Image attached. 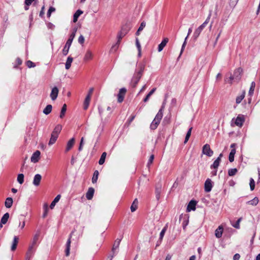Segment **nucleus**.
<instances>
[{"label": "nucleus", "instance_id": "nucleus-1", "mask_svg": "<svg viewBox=\"0 0 260 260\" xmlns=\"http://www.w3.org/2000/svg\"><path fill=\"white\" fill-rule=\"evenodd\" d=\"M40 235V232L37 231L36 234L34 236L32 240L29 245L27 251V258L29 259V258H31L34 255L36 247H37V243L39 240V238Z\"/></svg>", "mask_w": 260, "mask_h": 260}, {"label": "nucleus", "instance_id": "nucleus-2", "mask_svg": "<svg viewBox=\"0 0 260 260\" xmlns=\"http://www.w3.org/2000/svg\"><path fill=\"white\" fill-rule=\"evenodd\" d=\"M144 68L145 67L143 64H140L139 66L138 70L136 71L131 81V85L133 87H135L137 86L138 83L141 79L144 70Z\"/></svg>", "mask_w": 260, "mask_h": 260}, {"label": "nucleus", "instance_id": "nucleus-3", "mask_svg": "<svg viewBox=\"0 0 260 260\" xmlns=\"http://www.w3.org/2000/svg\"><path fill=\"white\" fill-rule=\"evenodd\" d=\"M76 31H77V28H75L73 29V32H72L71 35H70L69 39L67 41L66 45L62 50V54L63 55H67L68 54L70 47L72 44L73 39H74V38L75 37Z\"/></svg>", "mask_w": 260, "mask_h": 260}, {"label": "nucleus", "instance_id": "nucleus-4", "mask_svg": "<svg viewBox=\"0 0 260 260\" xmlns=\"http://www.w3.org/2000/svg\"><path fill=\"white\" fill-rule=\"evenodd\" d=\"M211 16V12H210L207 18L204 22L199 26L194 31L193 33V37L195 39H197L199 36H200L201 32L202 30L205 28V27L207 26V24L209 23L210 18Z\"/></svg>", "mask_w": 260, "mask_h": 260}, {"label": "nucleus", "instance_id": "nucleus-5", "mask_svg": "<svg viewBox=\"0 0 260 260\" xmlns=\"http://www.w3.org/2000/svg\"><path fill=\"white\" fill-rule=\"evenodd\" d=\"M202 153L208 156H211L213 154V151L211 149L210 145L208 144L204 145Z\"/></svg>", "mask_w": 260, "mask_h": 260}, {"label": "nucleus", "instance_id": "nucleus-6", "mask_svg": "<svg viewBox=\"0 0 260 260\" xmlns=\"http://www.w3.org/2000/svg\"><path fill=\"white\" fill-rule=\"evenodd\" d=\"M212 187H213V184H212V182L211 180L209 178L207 179L205 182V185H204L205 191L206 192H209L211 190Z\"/></svg>", "mask_w": 260, "mask_h": 260}, {"label": "nucleus", "instance_id": "nucleus-7", "mask_svg": "<svg viewBox=\"0 0 260 260\" xmlns=\"http://www.w3.org/2000/svg\"><path fill=\"white\" fill-rule=\"evenodd\" d=\"M128 30L126 28H122L117 34V41L118 43H120L121 40L126 35Z\"/></svg>", "mask_w": 260, "mask_h": 260}, {"label": "nucleus", "instance_id": "nucleus-8", "mask_svg": "<svg viewBox=\"0 0 260 260\" xmlns=\"http://www.w3.org/2000/svg\"><path fill=\"white\" fill-rule=\"evenodd\" d=\"M126 92V89L125 88H122L119 90V93L117 95L118 102L119 103H121L123 101Z\"/></svg>", "mask_w": 260, "mask_h": 260}, {"label": "nucleus", "instance_id": "nucleus-9", "mask_svg": "<svg viewBox=\"0 0 260 260\" xmlns=\"http://www.w3.org/2000/svg\"><path fill=\"white\" fill-rule=\"evenodd\" d=\"M41 153L39 150L36 151L32 155L30 159L31 162L36 163L39 160Z\"/></svg>", "mask_w": 260, "mask_h": 260}, {"label": "nucleus", "instance_id": "nucleus-10", "mask_svg": "<svg viewBox=\"0 0 260 260\" xmlns=\"http://www.w3.org/2000/svg\"><path fill=\"white\" fill-rule=\"evenodd\" d=\"M58 89L56 87H54L50 93V98L52 100L54 101L55 100L58 96Z\"/></svg>", "mask_w": 260, "mask_h": 260}, {"label": "nucleus", "instance_id": "nucleus-11", "mask_svg": "<svg viewBox=\"0 0 260 260\" xmlns=\"http://www.w3.org/2000/svg\"><path fill=\"white\" fill-rule=\"evenodd\" d=\"M242 72V70L241 68H238L234 71L233 75L234 76L235 80L236 81H239L240 80V79L241 78Z\"/></svg>", "mask_w": 260, "mask_h": 260}, {"label": "nucleus", "instance_id": "nucleus-12", "mask_svg": "<svg viewBox=\"0 0 260 260\" xmlns=\"http://www.w3.org/2000/svg\"><path fill=\"white\" fill-rule=\"evenodd\" d=\"M41 179L42 176L40 174H38L35 175L33 179V184L36 186H39L40 185Z\"/></svg>", "mask_w": 260, "mask_h": 260}, {"label": "nucleus", "instance_id": "nucleus-13", "mask_svg": "<svg viewBox=\"0 0 260 260\" xmlns=\"http://www.w3.org/2000/svg\"><path fill=\"white\" fill-rule=\"evenodd\" d=\"M222 156V154L220 153L219 156L216 158V159L214 161L213 164L211 166V168H214L215 169H217L218 167L220 162L221 161V158Z\"/></svg>", "mask_w": 260, "mask_h": 260}, {"label": "nucleus", "instance_id": "nucleus-14", "mask_svg": "<svg viewBox=\"0 0 260 260\" xmlns=\"http://www.w3.org/2000/svg\"><path fill=\"white\" fill-rule=\"evenodd\" d=\"M73 232H72V233L70 235L69 238L67 242L66 243V255L67 256H69L70 254V245H71V238L72 237V235Z\"/></svg>", "mask_w": 260, "mask_h": 260}, {"label": "nucleus", "instance_id": "nucleus-15", "mask_svg": "<svg viewBox=\"0 0 260 260\" xmlns=\"http://www.w3.org/2000/svg\"><path fill=\"white\" fill-rule=\"evenodd\" d=\"M223 228L222 225H219L215 231V235L217 238H220L222 235Z\"/></svg>", "mask_w": 260, "mask_h": 260}, {"label": "nucleus", "instance_id": "nucleus-16", "mask_svg": "<svg viewBox=\"0 0 260 260\" xmlns=\"http://www.w3.org/2000/svg\"><path fill=\"white\" fill-rule=\"evenodd\" d=\"M169 41V39L167 38H166L164 39V40L162 41V42L158 45V51L160 52L166 46V44Z\"/></svg>", "mask_w": 260, "mask_h": 260}, {"label": "nucleus", "instance_id": "nucleus-17", "mask_svg": "<svg viewBox=\"0 0 260 260\" xmlns=\"http://www.w3.org/2000/svg\"><path fill=\"white\" fill-rule=\"evenodd\" d=\"M19 238L17 236H14L12 242V244L11 247V250L12 251H15L16 249L17 244L18 243Z\"/></svg>", "mask_w": 260, "mask_h": 260}, {"label": "nucleus", "instance_id": "nucleus-18", "mask_svg": "<svg viewBox=\"0 0 260 260\" xmlns=\"http://www.w3.org/2000/svg\"><path fill=\"white\" fill-rule=\"evenodd\" d=\"M244 121V119L243 116L239 115L236 119L235 124L239 126H242Z\"/></svg>", "mask_w": 260, "mask_h": 260}, {"label": "nucleus", "instance_id": "nucleus-19", "mask_svg": "<svg viewBox=\"0 0 260 260\" xmlns=\"http://www.w3.org/2000/svg\"><path fill=\"white\" fill-rule=\"evenodd\" d=\"M75 143V139L74 138L70 139L67 143L66 151L68 152L72 149Z\"/></svg>", "mask_w": 260, "mask_h": 260}, {"label": "nucleus", "instance_id": "nucleus-20", "mask_svg": "<svg viewBox=\"0 0 260 260\" xmlns=\"http://www.w3.org/2000/svg\"><path fill=\"white\" fill-rule=\"evenodd\" d=\"M92 57L93 54L92 52L90 50H88L84 55V60L85 61L91 60L92 59Z\"/></svg>", "mask_w": 260, "mask_h": 260}, {"label": "nucleus", "instance_id": "nucleus-21", "mask_svg": "<svg viewBox=\"0 0 260 260\" xmlns=\"http://www.w3.org/2000/svg\"><path fill=\"white\" fill-rule=\"evenodd\" d=\"M94 192V190L93 188H89L86 194V198L88 200H91L93 198Z\"/></svg>", "mask_w": 260, "mask_h": 260}, {"label": "nucleus", "instance_id": "nucleus-22", "mask_svg": "<svg viewBox=\"0 0 260 260\" xmlns=\"http://www.w3.org/2000/svg\"><path fill=\"white\" fill-rule=\"evenodd\" d=\"M160 120L156 119L154 118L153 121L151 122L150 127L151 129H155L158 125L159 124Z\"/></svg>", "mask_w": 260, "mask_h": 260}, {"label": "nucleus", "instance_id": "nucleus-23", "mask_svg": "<svg viewBox=\"0 0 260 260\" xmlns=\"http://www.w3.org/2000/svg\"><path fill=\"white\" fill-rule=\"evenodd\" d=\"M62 129V126L60 124H57L53 129L52 134L58 137V135Z\"/></svg>", "mask_w": 260, "mask_h": 260}, {"label": "nucleus", "instance_id": "nucleus-24", "mask_svg": "<svg viewBox=\"0 0 260 260\" xmlns=\"http://www.w3.org/2000/svg\"><path fill=\"white\" fill-rule=\"evenodd\" d=\"M196 202L194 201H191L187 208V211H190V210H194L196 209Z\"/></svg>", "mask_w": 260, "mask_h": 260}, {"label": "nucleus", "instance_id": "nucleus-25", "mask_svg": "<svg viewBox=\"0 0 260 260\" xmlns=\"http://www.w3.org/2000/svg\"><path fill=\"white\" fill-rule=\"evenodd\" d=\"M13 199L12 198H7L5 202V205L6 208H10L12 207L13 204Z\"/></svg>", "mask_w": 260, "mask_h": 260}, {"label": "nucleus", "instance_id": "nucleus-26", "mask_svg": "<svg viewBox=\"0 0 260 260\" xmlns=\"http://www.w3.org/2000/svg\"><path fill=\"white\" fill-rule=\"evenodd\" d=\"M61 197V196L60 194H58L55 199L53 200V201L51 202L50 208L51 209H53L55 206L56 204L59 201Z\"/></svg>", "mask_w": 260, "mask_h": 260}, {"label": "nucleus", "instance_id": "nucleus-27", "mask_svg": "<svg viewBox=\"0 0 260 260\" xmlns=\"http://www.w3.org/2000/svg\"><path fill=\"white\" fill-rule=\"evenodd\" d=\"M138 201L137 199H135L131 206V210L132 212L135 211L137 210L138 208Z\"/></svg>", "mask_w": 260, "mask_h": 260}, {"label": "nucleus", "instance_id": "nucleus-28", "mask_svg": "<svg viewBox=\"0 0 260 260\" xmlns=\"http://www.w3.org/2000/svg\"><path fill=\"white\" fill-rule=\"evenodd\" d=\"M83 13V11L80 10H78L74 14L73 22H76L78 20L79 17Z\"/></svg>", "mask_w": 260, "mask_h": 260}, {"label": "nucleus", "instance_id": "nucleus-29", "mask_svg": "<svg viewBox=\"0 0 260 260\" xmlns=\"http://www.w3.org/2000/svg\"><path fill=\"white\" fill-rule=\"evenodd\" d=\"M73 60V58L72 57L69 56L68 57L65 64V67L67 70H69L71 68Z\"/></svg>", "mask_w": 260, "mask_h": 260}, {"label": "nucleus", "instance_id": "nucleus-30", "mask_svg": "<svg viewBox=\"0 0 260 260\" xmlns=\"http://www.w3.org/2000/svg\"><path fill=\"white\" fill-rule=\"evenodd\" d=\"M236 153L235 148L232 149L229 156V160L230 162H233L234 160V156Z\"/></svg>", "mask_w": 260, "mask_h": 260}, {"label": "nucleus", "instance_id": "nucleus-31", "mask_svg": "<svg viewBox=\"0 0 260 260\" xmlns=\"http://www.w3.org/2000/svg\"><path fill=\"white\" fill-rule=\"evenodd\" d=\"M90 98H89V96H86L83 105V108L84 110H86L88 108L89 105Z\"/></svg>", "mask_w": 260, "mask_h": 260}, {"label": "nucleus", "instance_id": "nucleus-32", "mask_svg": "<svg viewBox=\"0 0 260 260\" xmlns=\"http://www.w3.org/2000/svg\"><path fill=\"white\" fill-rule=\"evenodd\" d=\"M57 138H58V136L51 134V138L50 139V140H49V142L48 143L49 145H52L54 143H55Z\"/></svg>", "mask_w": 260, "mask_h": 260}, {"label": "nucleus", "instance_id": "nucleus-33", "mask_svg": "<svg viewBox=\"0 0 260 260\" xmlns=\"http://www.w3.org/2000/svg\"><path fill=\"white\" fill-rule=\"evenodd\" d=\"M9 218V214L8 213H5L1 218V221L2 223L6 224Z\"/></svg>", "mask_w": 260, "mask_h": 260}, {"label": "nucleus", "instance_id": "nucleus-34", "mask_svg": "<svg viewBox=\"0 0 260 260\" xmlns=\"http://www.w3.org/2000/svg\"><path fill=\"white\" fill-rule=\"evenodd\" d=\"M52 107L51 105H48L43 110V113L45 115H48L51 113Z\"/></svg>", "mask_w": 260, "mask_h": 260}, {"label": "nucleus", "instance_id": "nucleus-35", "mask_svg": "<svg viewBox=\"0 0 260 260\" xmlns=\"http://www.w3.org/2000/svg\"><path fill=\"white\" fill-rule=\"evenodd\" d=\"M120 241H121V240L118 239H116V241H115V243H114L113 248H112V252H113V254L114 253L115 250H116V249H117L118 248Z\"/></svg>", "mask_w": 260, "mask_h": 260}, {"label": "nucleus", "instance_id": "nucleus-36", "mask_svg": "<svg viewBox=\"0 0 260 260\" xmlns=\"http://www.w3.org/2000/svg\"><path fill=\"white\" fill-rule=\"evenodd\" d=\"M245 91H243L240 95H239L236 98V102L237 104H238L241 102V101L243 100V99L245 97Z\"/></svg>", "mask_w": 260, "mask_h": 260}, {"label": "nucleus", "instance_id": "nucleus-37", "mask_svg": "<svg viewBox=\"0 0 260 260\" xmlns=\"http://www.w3.org/2000/svg\"><path fill=\"white\" fill-rule=\"evenodd\" d=\"M155 88H153L144 99L143 101L144 102H147L149 100V99L150 97V96L155 92Z\"/></svg>", "mask_w": 260, "mask_h": 260}, {"label": "nucleus", "instance_id": "nucleus-38", "mask_svg": "<svg viewBox=\"0 0 260 260\" xmlns=\"http://www.w3.org/2000/svg\"><path fill=\"white\" fill-rule=\"evenodd\" d=\"M258 203V199L257 197H255L252 200L248 201L247 202V204L252 205V206H255Z\"/></svg>", "mask_w": 260, "mask_h": 260}, {"label": "nucleus", "instance_id": "nucleus-39", "mask_svg": "<svg viewBox=\"0 0 260 260\" xmlns=\"http://www.w3.org/2000/svg\"><path fill=\"white\" fill-rule=\"evenodd\" d=\"M106 155H107L106 152H103L102 154V155H101V156L100 157V160L99 161V164L100 165H103L105 162V158H106Z\"/></svg>", "mask_w": 260, "mask_h": 260}, {"label": "nucleus", "instance_id": "nucleus-40", "mask_svg": "<svg viewBox=\"0 0 260 260\" xmlns=\"http://www.w3.org/2000/svg\"><path fill=\"white\" fill-rule=\"evenodd\" d=\"M162 108H163L162 107L161 109H159L156 115L155 116V118H156V119L161 120V119H162L163 116Z\"/></svg>", "mask_w": 260, "mask_h": 260}, {"label": "nucleus", "instance_id": "nucleus-41", "mask_svg": "<svg viewBox=\"0 0 260 260\" xmlns=\"http://www.w3.org/2000/svg\"><path fill=\"white\" fill-rule=\"evenodd\" d=\"M66 110H67V105H66V104H64L61 108V110L60 114L59 115L60 118H62L64 117L66 112Z\"/></svg>", "mask_w": 260, "mask_h": 260}, {"label": "nucleus", "instance_id": "nucleus-42", "mask_svg": "<svg viewBox=\"0 0 260 260\" xmlns=\"http://www.w3.org/2000/svg\"><path fill=\"white\" fill-rule=\"evenodd\" d=\"M167 228H168V225L166 224L165 226V227L162 229L161 231L160 232V235H159V239L160 240H161L163 239V237H164L165 234L167 230Z\"/></svg>", "mask_w": 260, "mask_h": 260}, {"label": "nucleus", "instance_id": "nucleus-43", "mask_svg": "<svg viewBox=\"0 0 260 260\" xmlns=\"http://www.w3.org/2000/svg\"><path fill=\"white\" fill-rule=\"evenodd\" d=\"M99 172L96 170L93 173V175L92 178V182L93 183H96L98 178Z\"/></svg>", "mask_w": 260, "mask_h": 260}, {"label": "nucleus", "instance_id": "nucleus-44", "mask_svg": "<svg viewBox=\"0 0 260 260\" xmlns=\"http://www.w3.org/2000/svg\"><path fill=\"white\" fill-rule=\"evenodd\" d=\"M192 127H190L187 132L184 143H186L191 135Z\"/></svg>", "mask_w": 260, "mask_h": 260}, {"label": "nucleus", "instance_id": "nucleus-45", "mask_svg": "<svg viewBox=\"0 0 260 260\" xmlns=\"http://www.w3.org/2000/svg\"><path fill=\"white\" fill-rule=\"evenodd\" d=\"M192 127H190L187 132L184 143H186L191 135Z\"/></svg>", "mask_w": 260, "mask_h": 260}, {"label": "nucleus", "instance_id": "nucleus-46", "mask_svg": "<svg viewBox=\"0 0 260 260\" xmlns=\"http://www.w3.org/2000/svg\"><path fill=\"white\" fill-rule=\"evenodd\" d=\"M17 181L20 184H22L24 182V175L23 174H19L17 176Z\"/></svg>", "mask_w": 260, "mask_h": 260}, {"label": "nucleus", "instance_id": "nucleus-47", "mask_svg": "<svg viewBox=\"0 0 260 260\" xmlns=\"http://www.w3.org/2000/svg\"><path fill=\"white\" fill-rule=\"evenodd\" d=\"M48 207L47 204H44V213L43 214V218H45L48 214Z\"/></svg>", "mask_w": 260, "mask_h": 260}, {"label": "nucleus", "instance_id": "nucleus-48", "mask_svg": "<svg viewBox=\"0 0 260 260\" xmlns=\"http://www.w3.org/2000/svg\"><path fill=\"white\" fill-rule=\"evenodd\" d=\"M242 217H240L239 218L237 221H236V222L234 224H232V226L234 228H235L236 229H240V223L241 222V221L242 220Z\"/></svg>", "mask_w": 260, "mask_h": 260}, {"label": "nucleus", "instance_id": "nucleus-49", "mask_svg": "<svg viewBox=\"0 0 260 260\" xmlns=\"http://www.w3.org/2000/svg\"><path fill=\"white\" fill-rule=\"evenodd\" d=\"M237 171H238V170L236 168L231 169H230L229 170L228 174L230 176H233L235 175L236 174Z\"/></svg>", "mask_w": 260, "mask_h": 260}, {"label": "nucleus", "instance_id": "nucleus-50", "mask_svg": "<svg viewBox=\"0 0 260 260\" xmlns=\"http://www.w3.org/2000/svg\"><path fill=\"white\" fill-rule=\"evenodd\" d=\"M255 83L254 82H252L251 83L250 88L249 91V94H252L254 90Z\"/></svg>", "mask_w": 260, "mask_h": 260}, {"label": "nucleus", "instance_id": "nucleus-51", "mask_svg": "<svg viewBox=\"0 0 260 260\" xmlns=\"http://www.w3.org/2000/svg\"><path fill=\"white\" fill-rule=\"evenodd\" d=\"M249 185H250V188L251 190H254V187H255V182H254L253 179L252 178H251L250 179Z\"/></svg>", "mask_w": 260, "mask_h": 260}, {"label": "nucleus", "instance_id": "nucleus-52", "mask_svg": "<svg viewBox=\"0 0 260 260\" xmlns=\"http://www.w3.org/2000/svg\"><path fill=\"white\" fill-rule=\"evenodd\" d=\"M119 44L117 41L115 44L113 45L110 49V52L116 51L119 47Z\"/></svg>", "mask_w": 260, "mask_h": 260}, {"label": "nucleus", "instance_id": "nucleus-53", "mask_svg": "<svg viewBox=\"0 0 260 260\" xmlns=\"http://www.w3.org/2000/svg\"><path fill=\"white\" fill-rule=\"evenodd\" d=\"M26 64L29 68H33L36 66L35 63L30 60L27 61L26 62Z\"/></svg>", "mask_w": 260, "mask_h": 260}, {"label": "nucleus", "instance_id": "nucleus-54", "mask_svg": "<svg viewBox=\"0 0 260 260\" xmlns=\"http://www.w3.org/2000/svg\"><path fill=\"white\" fill-rule=\"evenodd\" d=\"M55 11V9L54 7H51L49 8L48 12H47V16L48 17H50L51 16V14L52 12H54Z\"/></svg>", "mask_w": 260, "mask_h": 260}, {"label": "nucleus", "instance_id": "nucleus-55", "mask_svg": "<svg viewBox=\"0 0 260 260\" xmlns=\"http://www.w3.org/2000/svg\"><path fill=\"white\" fill-rule=\"evenodd\" d=\"M154 158V155L153 154H152L150 155L149 159L148 160V161L147 162V166L149 167L150 165L152 163L153 159Z\"/></svg>", "mask_w": 260, "mask_h": 260}, {"label": "nucleus", "instance_id": "nucleus-56", "mask_svg": "<svg viewBox=\"0 0 260 260\" xmlns=\"http://www.w3.org/2000/svg\"><path fill=\"white\" fill-rule=\"evenodd\" d=\"M136 45L138 49V50H140L141 49V44L138 38H136Z\"/></svg>", "mask_w": 260, "mask_h": 260}, {"label": "nucleus", "instance_id": "nucleus-57", "mask_svg": "<svg viewBox=\"0 0 260 260\" xmlns=\"http://www.w3.org/2000/svg\"><path fill=\"white\" fill-rule=\"evenodd\" d=\"M146 26V23L144 21L141 22L140 27H139V31H141Z\"/></svg>", "mask_w": 260, "mask_h": 260}, {"label": "nucleus", "instance_id": "nucleus-58", "mask_svg": "<svg viewBox=\"0 0 260 260\" xmlns=\"http://www.w3.org/2000/svg\"><path fill=\"white\" fill-rule=\"evenodd\" d=\"M83 144H84V138L82 137L81 139L80 145H79V147L78 148L79 151H81L82 150V147H83Z\"/></svg>", "mask_w": 260, "mask_h": 260}, {"label": "nucleus", "instance_id": "nucleus-59", "mask_svg": "<svg viewBox=\"0 0 260 260\" xmlns=\"http://www.w3.org/2000/svg\"><path fill=\"white\" fill-rule=\"evenodd\" d=\"M84 41H85L84 37L82 35H81L78 38V42L80 44H82L84 43Z\"/></svg>", "mask_w": 260, "mask_h": 260}, {"label": "nucleus", "instance_id": "nucleus-60", "mask_svg": "<svg viewBox=\"0 0 260 260\" xmlns=\"http://www.w3.org/2000/svg\"><path fill=\"white\" fill-rule=\"evenodd\" d=\"M233 80H235V78H234V75H231L230 76V77L229 78V79L228 80V79H225V81L226 82H227L228 83H230V84H232V81Z\"/></svg>", "mask_w": 260, "mask_h": 260}, {"label": "nucleus", "instance_id": "nucleus-61", "mask_svg": "<svg viewBox=\"0 0 260 260\" xmlns=\"http://www.w3.org/2000/svg\"><path fill=\"white\" fill-rule=\"evenodd\" d=\"M187 39V37H186L185 39V40L183 43V45L182 46V48H181V54L182 53L183 51V49L186 45V40Z\"/></svg>", "mask_w": 260, "mask_h": 260}, {"label": "nucleus", "instance_id": "nucleus-62", "mask_svg": "<svg viewBox=\"0 0 260 260\" xmlns=\"http://www.w3.org/2000/svg\"><path fill=\"white\" fill-rule=\"evenodd\" d=\"M35 1V0H25V5L29 6Z\"/></svg>", "mask_w": 260, "mask_h": 260}, {"label": "nucleus", "instance_id": "nucleus-63", "mask_svg": "<svg viewBox=\"0 0 260 260\" xmlns=\"http://www.w3.org/2000/svg\"><path fill=\"white\" fill-rule=\"evenodd\" d=\"M240 258V255L238 253H236L233 256V260H239Z\"/></svg>", "mask_w": 260, "mask_h": 260}, {"label": "nucleus", "instance_id": "nucleus-64", "mask_svg": "<svg viewBox=\"0 0 260 260\" xmlns=\"http://www.w3.org/2000/svg\"><path fill=\"white\" fill-rule=\"evenodd\" d=\"M146 88H147V86H146V85H144L142 87V88L140 89V91H139V93H138V94H140V93H142V92H144V91L146 90Z\"/></svg>", "mask_w": 260, "mask_h": 260}]
</instances>
